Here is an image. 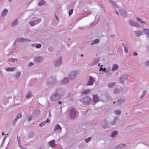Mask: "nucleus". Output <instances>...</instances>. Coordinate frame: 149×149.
I'll use <instances>...</instances> for the list:
<instances>
[{
  "instance_id": "f257e3e1",
  "label": "nucleus",
  "mask_w": 149,
  "mask_h": 149,
  "mask_svg": "<svg viewBox=\"0 0 149 149\" xmlns=\"http://www.w3.org/2000/svg\"><path fill=\"white\" fill-rule=\"evenodd\" d=\"M92 100L91 98L88 96H85L82 98L80 99V101L83 104L88 105L90 104Z\"/></svg>"
},
{
  "instance_id": "f03ea898",
  "label": "nucleus",
  "mask_w": 149,
  "mask_h": 149,
  "mask_svg": "<svg viewBox=\"0 0 149 149\" xmlns=\"http://www.w3.org/2000/svg\"><path fill=\"white\" fill-rule=\"evenodd\" d=\"M78 71L77 70L71 72L69 74V78L70 80L73 81L77 77Z\"/></svg>"
},
{
  "instance_id": "7ed1b4c3",
  "label": "nucleus",
  "mask_w": 149,
  "mask_h": 149,
  "mask_svg": "<svg viewBox=\"0 0 149 149\" xmlns=\"http://www.w3.org/2000/svg\"><path fill=\"white\" fill-rule=\"evenodd\" d=\"M61 98V95L58 93H54L50 97V100L53 101H56L60 100Z\"/></svg>"
},
{
  "instance_id": "20e7f679",
  "label": "nucleus",
  "mask_w": 149,
  "mask_h": 149,
  "mask_svg": "<svg viewBox=\"0 0 149 149\" xmlns=\"http://www.w3.org/2000/svg\"><path fill=\"white\" fill-rule=\"evenodd\" d=\"M77 111L74 108L72 109L70 113V117L71 119H73L75 117Z\"/></svg>"
},
{
  "instance_id": "39448f33",
  "label": "nucleus",
  "mask_w": 149,
  "mask_h": 149,
  "mask_svg": "<svg viewBox=\"0 0 149 149\" xmlns=\"http://www.w3.org/2000/svg\"><path fill=\"white\" fill-rule=\"evenodd\" d=\"M111 99L109 95L106 94L102 96V98L101 100L104 102H106L109 100Z\"/></svg>"
},
{
  "instance_id": "423d86ee",
  "label": "nucleus",
  "mask_w": 149,
  "mask_h": 149,
  "mask_svg": "<svg viewBox=\"0 0 149 149\" xmlns=\"http://www.w3.org/2000/svg\"><path fill=\"white\" fill-rule=\"evenodd\" d=\"M129 23L132 26L136 27L137 28L140 27V25L137 22H134L132 20H130Z\"/></svg>"
},
{
  "instance_id": "0eeeda50",
  "label": "nucleus",
  "mask_w": 149,
  "mask_h": 149,
  "mask_svg": "<svg viewBox=\"0 0 149 149\" xmlns=\"http://www.w3.org/2000/svg\"><path fill=\"white\" fill-rule=\"evenodd\" d=\"M62 57H61L56 60L54 61V65L56 67H58L62 63Z\"/></svg>"
},
{
  "instance_id": "6e6552de",
  "label": "nucleus",
  "mask_w": 149,
  "mask_h": 149,
  "mask_svg": "<svg viewBox=\"0 0 149 149\" xmlns=\"http://www.w3.org/2000/svg\"><path fill=\"white\" fill-rule=\"evenodd\" d=\"M22 116V115L21 114L19 113L18 114L16 118L12 121L11 123L12 125L13 126L15 125L17 120L20 118Z\"/></svg>"
},
{
  "instance_id": "1a4fd4ad",
  "label": "nucleus",
  "mask_w": 149,
  "mask_h": 149,
  "mask_svg": "<svg viewBox=\"0 0 149 149\" xmlns=\"http://www.w3.org/2000/svg\"><path fill=\"white\" fill-rule=\"evenodd\" d=\"M95 81V79L90 76L88 80V81L86 84V86H92Z\"/></svg>"
},
{
  "instance_id": "9d476101",
  "label": "nucleus",
  "mask_w": 149,
  "mask_h": 149,
  "mask_svg": "<svg viewBox=\"0 0 149 149\" xmlns=\"http://www.w3.org/2000/svg\"><path fill=\"white\" fill-rule=\"evenodd\" d=\"M48 83L50 84H54L57 82V80L55 77H52L49 79Z\"/></svg>"
},
{
  "instance_id": "9b49d317",
  "label": "nucleus",
  "mask_w": 149,
  "mask_h": 149,
  "mask_svg": "<svg viewBox=\"0 0 149 149\" xmlns=\"http://www.w3.org/2000/svg\"><path fill=\"white\" fill-rule=\"evenodd\" d=\"M41 20V19H39L33 21H31L30 22L29 24L31 26H33L40 23Z\"/></svg>"
},
{
  "instance_id": "f8f14e48",
  "label": "nucleus",
  "mask_w": 149,
  "mask_h": 149,
  "mask_svg": "<svg viewBox=\"0 0 149 149\" xmlns=\"http://www.w3.org/2000/svg\"><path fill=\"white\" fill-rule=\"evenodd\" d=\"M100 63H99L98 64V65L99 67H100V70L99 71H102L103 72H106V73L107 74H109V70H106V68H102V65H101V66H100Z\"/></svg>"
},
{
  "instance_id": "ddd939ff",
  "label": "nucleus",
  "mask_w": 149,
  "mask_h": 149,
  "mask_svg": "<svg viewBox=\"0 0 149 149\" xmlns=\"http://www.w3.org/2000/svg\"><path fill=\"white\" fill-rule=\"evenodd\" d=\"M43 57L42 56H40L36 57L34 58V61L35 62L37 63H40L43 60Z\"/></svg>"
},
{
  "instance_id": "4468645a",
  "label": "nucleus",
  "mask_w": 149,
  "mask_h": 149,
  "mask_svg": "<svg viewBox=\"0 0 149 149\" xmlns=\"http://www.w3.org/2000/svg\"><path fill=\"white\" fill-rule=\"evenodd\" d=\"M55 92L56 93L60 94L61 95V96L63 93V91L62 89L60 88H56Z\"/></svg>"
},
{
  "instance_id": "2eb2a0df",
  "label": "nucleus",
  "mask_w": 149,
  "mask_h": 149,
  "mask_svg": "<svg viewBox=\"0 0 149 149\" xmlns=\"http://www.w3.org/2000/svg\"><path fill=\"white\" fill-rule=\"evenodd\" d=\"M120 15L123 17H126L127 16L125 11L123 9H120L119 11Z\"/></svg>"
},
{
  "instance_id": "dca6fc26",
  "label": "nucleus",
  "mask_w": 149,
  "mask_h": 149,
  "mask_svg": "<svg viewBox=\"0 0 149 149\" xmlns=\"http://www.w3.org/2000/svg\"><path fill=\"white\" fill-rule=\"evenodd\" d=\"M93 100L94 103H96L99 101V98L98 96L96 95L93 96Z\"/></svg>"
},
{
  "instance_id": "f3484780",
  "label": "nucleus",
  "mask_w": 149,
  "mask_h": 149,
  "mask_svg": "<svg viewBox=\"0 0 149 149\" xmlns=\"http://www.w3.org/2000/svg\"><path fill=\"white\" fill-rule=\"evenodd\" d=\"M55 141L54 140H52L48 143V144L52 147H55L56 146V145L55 144Z\"/></svg>"
},
{
  "instance_id": "a211bd4d",
  "label": "nucleus",
  "mask_w": 149,
  "mask_h": 149,
  "mask_svg": "<svg viewBox=\"0 0 149 149\" xmlns=\"http://www.w3.org/2000/svg\"><path fill=\"white\" fill-rule=\"evenodd\" d=\"M134 33L136 37H139L143 33V32L141 31H134Z\"/></svg>"
},
{
  "instance_id": "6ab92c4d",
  "label": "nucleus",
  "mask_w": 149,
  "mask_h": 149,
  "mask_svg": "<svg viewBox=\"0 0 149 149\" xmlns=\"http://www.w3.org/2000/svg\"><path fill=\"white\" fill-rule=\"evenodd\" d=\"M118 68V65L117 64H115L112 66V70L113 71H115L117 70Z\"/></svg>"
},
{
  "instance_id": "aec40b11",
  "label": "nucleus",
  "mask_w": 149,
  "mask_h": 149,
  "mask_svg": "<svg viewBox=\"0 0 149 149\" xmlns=\"http://www.w3.org/2000/svg\"><path fill=\"white\" fill-rule=\"evenodd\" d=\"M109 1L115 8H118L115 1L111 0H109Z\"/></svg>"
},
{
  "instance_id": "412c9836",
  "label": "nucleus",
  "mask_w": 149,
  "mask_h": 149,
  "mask_svg": "<svg viewBox=\"0 0 149 149\" xmlns=\"http://www.w3.org/2000/svg\"><path fill=\"white\" fill-rule=\"evenodd\" d=\"M103 127L104 128H107L108 127L106 120H104L102 123Z\"/></svg>"
},
{
  "instance_id": "4be33fe9",
  "label": "nucleus",
  "mask_w": 149,
  "mask_h": 149,
  "mask_svg": "<svg viewBox=\"0 0 149 149\" xmlns=\"http://www.w3.org/2000/svg\"><path fill=\"white\" fill-rule=\"evenodd\" d=\"M69 82V80L68 78V77H65L64 79L61 81V83L63 84H65Z\"/></svg>"
},
{
  "instance_id": "5701e85b",
  "label": "nucleus",
  "mask_w": 149,
  "mask_h": 149,
  "mask_svg": "<svg viewBox=\"0 0 149 149\" xmlns=\"http://www.w3.org/2000/svg\"><path fill=\"white\" fill-rule=\"evenodd\" d=\"M19 41L20 42H23L26 41L30 42L31 40L30 39H26L23 38H20L19 39Z\"/></svg>"
},
{
  "instance_id": "b1692460",
  "label": "nucleus",
  "mask_w": 149,
  "mask_h": 149,
  "mask_svg": "<svg viewBox=\"0 0 149 149\" xmlns=\"http://www.w3.org/2000/svg\"><path fill=\"white\" fill-rule=\"evenodd\" d=\"M125 100V99L124 98L123 99L120 98L118 100L117 103L118 105H120L123 103Z\"/></svg>"
},
{
  "instance_id": "393cba45",
  "label": "nucleus",
  "mask_w": 149,
  "mask_h": 149,
  "mask_svg": "<svg viewBox=\"0 0 149 149\" xmlns=\"http://www.w3.org/2000/svg\"><path fill=\"white\" fill-rule=\"evenodd\" d=\"M118 119V117L116 116L114 117L113 119L111 122V124L112 125H115L116 121Z\"/></svg>"
},
{
  "instance_id": "a878e982",
  "label": "nucleus",
  "mask_w": 149,
  "mask_h": 149,
  "mask_svg": "<svg viewBox=\"0 0 149 149\" xmlns=\"http://www.w3.org/2000/svg\"><path fill=\"white\" fill-rule=\"evenodd\" d=\"M126 78L127 77L126 76L121 77L119 79L120 82L121 83H123Z\"/></svg>"
},
{
  "instance_id": "bb28decb",
  "label": "nucleus",
  "mask_w": 149,
  "mask_h": 149,
  "mask_svg": "<svg viewBox=\"0 0 149 149\" xmlns=\"http://www.w3.org/2000/svg\"><path fill=\"white\" fill-rule=\"evenodd\" d=\"M126 145L124 144H120L116 146V148H118L119 149H122L123 148L126 146Z\"/></svg>"
},
{
  "instance_id": "cd10ccee",
  "label": "nucleus",
  "mask_w": 149,
  "mask_h": 149,
  "mask_svg": "<svg viewBox=\"0 0 149 149\" xmlns=\"http://www.w3.org/2000/svg\"><path fill=\"white\" fill-rule=\"evenodd\" d=\"M118 131H114L112 132L111 134V136L112 138L114 137L118 134Z\"/></svg>"
},
{
  "instance_id": "c85d7f7f",
  "label": "nucleus",
  "mask_w": 149,
  "mask_h": 149,
  "mask_svg": "<svg viewBox=\"0 0 149 149\" xmlns=\"http://www.w3.org/2000/svg\"><path fill=\"white\" fill-rule=\"evenodd\" d=\"M20 74H21V72H19L17 71L15 76V79H16L17 80L20 77Z\"/></svg>"
},
{
  "instance_id": "c756f323",
  "label": "nucleus",
  "mask_w": 149,
  "mask_h": 149,
  "mask_svg": "<svg viewBox=\"0 0 149 149\" xmlns=\"http://www.w3.org/2000/svg\"><path fill=\"white\" fill-rule=\"evenodd\" d=\"M100 40L98 39H96L95 40L93 41L91 43V45H93L96 44L99 42Z\"/></svg>"
},
{
  "instance_id": "7c9ffc66",
  "label": "nucleus",
  "mask_w": 149,
  "mask_h": 149,
  "mask_svg": "<svg viewBox=\"0 0 149 149\" xmlns=\"http://www.w3.org/2000/svg\"><path fill=\"white\" fill-rule=\"evenodd\" d=\"M34 132H31L28 134V137L29 138H32L34 136Z\"/></svg>"
},
{
  "instance_id": "2f4dec72",
  "label": "nucleus",
  "mask_w": 149,
  "mask_h": 149,
  "mask_svg": "<svg viewBox=\"0 0 149 149\" xmlns=\"http://www.w3.org/2000/svg\"><path fill=\"white\" fill-rule=\"evenodd\" d=\"M8 11L7 9H4L2 13L1 16L4 17V16H6L7 13H8Z\"/></svg>"
},
{
  "instance_id": "473e14b6",
  "label": "nucleus",
  "mask_w": 149,
  "mask_h": 149,
  "mask_svg": "<svg viewBox=\"0 0 149 149\" xmlns=\"http://www.w3.org/2000/svg\"><path fill=\"white\" fill-rule=\"evenodd\" d=\"M32 96L33 95L32 94L31 92L30 91H29L28 93L26 96V97L27 99H29L31 97H32Z\"/></svg>"
},
{
  "instance_id": "72a5a7b5",
  "label": "nucleus",
  "mask_w": 149,
  "mask_h": 149,
  "mask_svg": "<svg viewBox=\"0 0 149 149\" xmlns=\"http://www.w3.org/2000/svg\"><path fill=\"white\" fill-rule=\"evenodd\" d=\"M18 24V21L17 19H16L13 21L11 24V26L13 27L14 26Z\"/></svg>"
},
{
  "instance_id": "f704fd0d",
  "label": "nucleus",
  "mask_w": 149,
  "mask_h": 149,
  "mask_svg": "<svg viewBox=\"0 0 149 149\" xmlns=\"http://www.w3.org/2000/svg\"><path fill=\"white\" fill-rule=\"evenodd\" d=\"M58 129H60L61 130L62 129V128L59 125L57 124L55 126L54 129V131L55 132Z\"/></svg>"
},
{
  "instance_id": "c9c22d12",
  "label": "nucleus",
  "mask_w": 149,
  "mask_h": 149,
  "mask_svg": "<svg viewBox=\"0 0 149 149\" xmlns=\"http://www.w3.org/2000/svg\"><path fill=\"white\" fill-rule=\"evenodd\" d=\"M91 90L89 89H86L84 90L82 93V94H86L90 93Z\"/></svg>"
},
{
  "instance_id": "e433bc0d",
  "label": "nucleus",
  "mask_w": 149,
  "mask_h": 149,
  "mask_svg": "<svg viewBox=\"0 0 149 149\" xmlns=\"http://www.w3.org/2000/svg\"><path fill=\"white\" fill-rule=\"evenodd\" d=\"M15 69V67L9 68L6 69V70L8 72H12Z\"/></svg>"
},
{
  "instance_id": "4c0bfd02",
  "label": "nucleus",
  "mask_w": 149,
  "mask_h": 149,
  "mask_svg": "<svg viewBox=\"0 0 149 149\" xmlns=\"http://www.w3.org/2000/svg\"><path fill=\"white\" fill-rule=\"evenodd\" d=\"M99 61V60L98 58H95L94 59L93 62V64L92 65H95L97 64Z\"/></svg>"
},
{
  "instance_id": "58836bf2",
  "label": "nucleus",
  "mask_w": 149,
  "mask_h": 149,
  "mask_svg": "<svg viewBox=\"0 0 149 149\" xmlns=\"http://www.w3.org/2000/svg\"><path fill=\"white\" fill-rule=\"evenodd\" d=\"M143 31L145 34L149 35V30L146 29H143Z\"/></svg>"
},
{
  "instance_id": "ea45409f",
  "label": "nucleus",
  "mask_w": 149,
  "mask_h": 149,
  "mask_svg": "<svg viewBox=\"0 0 149 149\" xmlns=\"http://www.w3.org/2000/svg\"><path fill=\"white\" fill-rule=\"evenodd\" d=\"M17 141L18 142V146H19V145H21V144L20 137V136H19L18 135H17Z\"/></svg>"
},
{
  "instance_id": "a19ab883",
  "label": "nucleus",
  "mask_w": 149,
  "mask_h": 149,
  "mask_svg": "<svg viewBox=\"0 0 149 149\" xmlns=\"http://www.w3.org/2000/svg\"><path fill=\"white\" fill-rule=\"evenodd\" d=\"M115 84V82H113L111 83H109L108 84V87L109 88L113 87Z\"/></svg>"
},
{
  "instance_id": "79ce46f5",
  "label": "nucleus",
  "mask_w": 149,
  "mask_h": 149,
  "mask_svg": "<svg viewBox=\"0 0 149 149\" xmlns=\"http://www.w3.org/2000/svg\"><path fill=\"white\" fill-rule=\"evenodd\" d=\"M119 89L118 88H116L114 90L113 92L115 94H117L119 93Z\"/></svg>"
},
{
  "instance_id": "37998d69",
  "label": "nucleus",
  "mask_w": 149,
  "mask_h": 149,
  "mask_svg": "<svg viewBox=\"0 0 149 149\" xmlns=\"http://www.w3.org/2000/svg\"><path fill=\"white\" fill-rule=\"evenodd\" d=\"M45 2L44 1L42 0L40 2H39L38 3V5L39 6H42L45 4Z\"/></svg>"
},
{
  "instance_id": "c03bdc74",
  "label": "nucleus",
  "mask_w": 149,
  "mask_h": 149,
  "mask_svg": "<svg viewBox=\"0 0 149 149\" xmlns=\"http://www.w3.org/2000/svg\"><path fill=\"white\" fill-rule=\"evenodd\" d=\"M146 93V91H144L143 93V94L142 95H141L140 97V99H142L143 97H144Z\"/></svg>"
},
{
  "instance_id": "a18cd8bd",
  "label": "nucleus",
  "mask_w": 149,
  "mask_h": 149,
  "mask_svg": "<svg viewBox=\"0 0 149 149\" xmlns=\"http://www.w3.org/2000/svg\"><path fill=\"white\" fill-rule=\"evenodd\" d=\"M91 137H88V138H86L85 139V141L86 143H88L91 140Z\"/></svg>"
},
{
  "instance_id": "49530a36",
  "label": "nucleus",
  "mask_w": 149,
  "mask_h": 149,
  "mask_svg": "<svg viewBox=\"0 0 149 149\" xmlns=\"http://www.w3.org/2000/svg\"><path fill=\"white\" fill-rule=\"evenodd\" d=\"M115 112L116 115H120L121 113V111L118 110L115 111Z\"/></svg>"
},
{
  "instance_id": "de8ad7c7",
  "label": "nucleus",
  "mask_w": 149,
  "mask_h": 149,
  "mask_svg": "<svg viewBox=\"0 0 149 149\" xmlns=\"http://www.w3.org/2000/svg\"><path fill=\"white\" fill-rule=\"evenodd\" d=\"M46 123V122L45 121H43L42 122L40 123L39 124V126H40L41 127H42V126L45 125Z\"/></svg>"
},
{
  "instance_id": "09e8293b",
  "label": "nucleus",
  "mask_w": 149,
  "mask_h": 149,
  "mask_svg": "<svg viewBox=\"0 0 149 149\" xmlns=\"http://www.w3.org/2000/svg\"><path fill=\"white\" fill-rule=\"evenodd\" d=\"M41 45L40 44H38L37 45H36V48L39 49L41 47Z\"/></svg>"
},
{
  "instance_id": "8fccbe9b",
  "label": "nucleus",
  "mask_w": 149,
  "mask_h": 149,
  "mask_svg": "<svg viewBox=\"0 0 149 149\" xmlns=\"http://www.w3.org/2000/svg\"><path fill=\"white\" fill-rule=\"evenodd\" d=\"M136 19L137 21H138V22H140L141 23H145V22L142 21H141V19H140L139 18H138V17L136 18Z\"/></svg>"
},
{
  "instance_id": "3c124183",
  "label": "nucleus",
  "mask_w": 149,
  "mask_h": 149,
  "mask_svg": "<svg viewBox=\"0 0 149 149\" xmlns=\"http://www.w3.org/2000/svg\"><path fill=\"white\" fill-rule=\"evenodd\" d=\"M32 120V117L30 115H29L28 116V120L29 122H30Z\"/></svg>"
},
{
  "instance_id": "603ef678",
  "label": "nucleus",
  "mask_w": 149,
  "mask_h": 149,
  "mask_svg": "<svg viewBox=\"0 0 149 149\" xmlns=\"http://www.w3.org/2000/svg\"><path fill=\"white\" fill-rule=\"evenodd\" d=\"M73 10V9H71L69 10V14L70 16L72 15V14Z\"/></svg>"
},
{
  "instance_id": "864d4df0",
  "label": "nucleus",
  "mask_w": 149,
  "mask_h": 149,
  "mask_svg": "<svg viewBox=\"0 0 149 149\" xmlns=\"http://www.w3.org/2000/svg\"><path fill=\"white\" fill-rule=\"evenodd\" d=\"M15 58H11L9 59V61H11L13 63H14L15 62Z\"/></svg>"
},
{
  "instance_id": "5fc2aeb1",
  "label": "nucleus",
  "mask_w": 149,
  "mask_h": 149,
  "mask_svg": "<svg viewBox=\"0 0 149 149\" xmlns=\"http://www.w3.org/2000/svg\"><path fill=\"white\" fill-rule=\"evenodd\" d=\"M34 112L36 114L38 115L40 113V111L38 110H35Z\"/></svg>"
},
{
  "instance_id": "6e6d98bb",
  "label": "nucleus",
  "mask_w": 149,
  "mask_h": 149,
  "mask_svg": "<svg viewBox=\"0 0 149 149\" xmlns=\"http://www.w3.org/2000/svg\"><path fill=\"white\" fill-rule=\"evenodd\" d=\"M124 48V52L125 53H127L128 52V50L127 49V47H125Z\"/></svg>"
},
{
  "instance_id": "4d7b16f0",
  "label": "nucleus",
  "mask_w": 149,
  "mask_h": 149,
  "mask_svg": "<svg viewBox=\"0 0 149 149\" xmlns=\"http://www.w3.org/2000/svg\"><path fill=\"white\" fill-rule=\"evenodd\" d=\"M33 63L32 62H30L29 63L28 65V66L30 67L33 66Z\"/></svg>"
},
{
  "instance_id": "13d9d810",
  "label": "nucleus",
  "mask_w": 149,
  "mask_h": 149,
  "mask_svg": "<svg viewBox=\"0 0 149 149\" xmlns=\"http://www.w3.org/2000/svg\"><path fill=\"white\" fill-rule=\"evenodd\" d=\"M50 120H51L50 119H48V118H47L46 120V121H45L46 122V123H49L50 121Z\"/></svg>"
},
{
  "instance_id": "bf43d9fd",
  "label": "nucleus",
  "mask_w": 149,
  "mask_h": 149,
  "mask_svg": "<svg viewBox=\"0 0 149 149\" xmlns=\"http://www.w3.org/2000/svg\"><path fill=\"white\" fill-rule=\"evenodd\" d=\"M145 65L146 66H148L149 65V61L146 62L145 63Z\"/></svg>"
},
{
  "instance_id": "052dcab7",
  "label": "nucleus",
  "mask_w": 149,
  "mask_h": 149,
  "mask_svg": "<svg viewBox=\"0 0 149 149\" xmlns=\"http://www.w3.org/2000/svg\"><path fill=\"white\" fill-rule=\"evenodd\" d=\"M19 146L22 149H27L26 148L23 147L22 146L20 145H19Z\"/></svg>"
},
{
  "instance_id": "680f3d73",
  "label": "nucleus",
  "mask_w": 149,
  "mask_h": 149,
  "mask_svg": "<svg viewBox=\"0 0 149 149\" xmlns=\"http://www.w3.org/2000/svg\"><path fill=\"white\" fill-rule=\"evenodd\" d=\"M6 136H5L4 137L2 143H3L5 141V140H6Z\"/></svg>"
},
{
  "instance_id": "e2e57ef3",
  "label": "nucleus",
  "mask_w": 149,
  "mask_h": 149,
  "mask_svg": "<svg viewBox=\"0 0 149 149\" xmlns=\"http://www.w3.org/2000/svg\"><path fill=\"white\" fill-rule=\"evenodd\" d=\"M133 55L134 56H136L137 55V54L136 52H134L133 53Z\"/></svg>"
},
{
  "instance_id": "0e129e2a",
  "label": "nucleus",
  "mask_w": 149,
  "mask_h": 149,
  "mask_svg": "<svg viewBox=\"0 0 149 149\" xmlns=\"http://www.w3.org/2000/svg\"><path fill=\"white\" fill-rule=\"evenodd\" d=\"M115 36V35L114 34H113V35H112L111 36V38H114V37Z\"/></svg>"
},
{
  "instance_id": "69168bd1",
  "label": "nucleus",
  "mask_w": 149,
  "mask_h": 149,
  "mask_svg": "<svg viewBox=\"0 0 149 149\" xmlns=\"http://www.w3.org/2000/svg\"><path fill=\"white\" fill-rule=\"evenodd\" d=\"M49 117H50V118L51 117V114H50V111H49Z\"/></svg>"
},
{
  "instance_id": "338daca9",
  "label": "nucleus",
  "mask_w": 149,
  "mask_h": 149,
  "mask_svg": "<svg viewBox=\"0 0 149 149\" xmlns=\"http://www.w3.org/2000/svg\"><path fill=\"white\" fill-rule=\"evenodd\" d=\"M122 45L123 46V47H124V48H125V47H127L126 46H125V45H124L123 43H122Z\"/></svg>"
},
{
  "instance_id": "774afa93",
  "label": "nucleus",
  "mask_w": 149,
  "mask_h": 149,
  "mask_svg": "<svg viewBox=\"0 0 149 149\" xmlns=\"http://www.w3.org/2000/svg\"><path fill=\"white\" fill-rule=\"evenodd\" d=\"M36 46V44H33V45H31V46H32V47H34L35 46Z\"/></svg>"
}]
</instances>
